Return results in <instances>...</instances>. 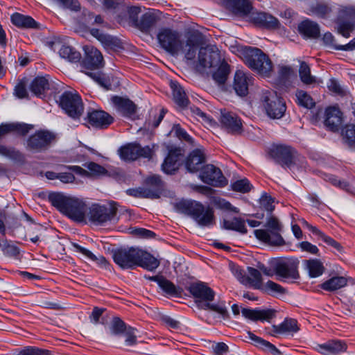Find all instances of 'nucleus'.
<instances>
[{
  "instance_id": "obj_27",
  "label": "nucleus",
  "mask_w": 355,
  "mask_h": 355,
  "mask_svg": "<svg viewBox=\"0 0 355 355\" xmlns=\"http://www.w3.org/2000/svg\"><path fill=\"white\" fill-rule=\"evenodd\" d=\"M319 352L324 354H337L347 351L346 343L339 340H331L318 345Z\"/></svg>"
},
{
  "instance_id": "obj_18",
  "label": "nucleus",
  "mask_w": 355,
  "mask_h": 355,
  "mask_svg": "<svg viewBox=\"0 0 355 355\" xmlns=\"http://www.w3.org/2000/svg\"><path fill=\"white\" fill-rule=\"evenodd\" d=\"M253 83L252 76L243 70L236 71L233 87L236 93L241 96L247 95L250 85Z\"/></svg>"
},
{
  "instance_id": "obj_53",
  "label": "nucleus",
  "mask_w": 355,
  "mask_h": 355,
  "mask_svg": "<svg viewBox=\"0 0 355 355\" xmlns=\"http://www.w3.org/2000/svg\"><path fill=\"white\" fill-rule=\"evenodd\" d=\"M128 327L119 318H114L110 325L111 333L114 335H119L124 333Z\"/></svg>"
},
{
  "instance_id": "obj_60",
  "label": "nucleus",
  "mask_w": 355,
  "mask_h": 355,
  "mask_svg": "<svg viewBox=\"0 0 355 355\" xmlns=\"http://www.w3.org/2000/svg\"><path fill=\"white\" fill-rule=\"evenodd\" d=\"M98 3H101L103 8L107 10L116 9L122 4L121 0H94L92 4L96 6Z\"/></svg>"
},
{
  "instance_id": "obj_59",
  "label": "nucleus",
  "mask_w": 355,
  "mask_h": 355,
  "mask_svg": "<svg viewBox=\"0 0 355 355\" xmlns=\"http://www.w3.org/2000/svg\"><path fill=\"white\" fill-rule=\"evenodd\" d=\"M260 207L264 210L272 211L275 209L274 200L267 193H263L259 200Z\"/></svg>"
},
{
  "instance_id": "obj_57",
  "label": "nucleus",
  "mask_w": 355,
  "mask_h": 355,
  "mask_svg": "<svg viewBox=\"0 0 355 355\" xmlns=\"http://www.w3.org/2000/svg\"><path fill=\"white\" fill-rule=\"evenodd\" d=\"M0 247L3 254L8 257H16L19 253L16 245L8 243L6 241L0 242Z\"/></svg>"
},
{
  "instance_id": "obj_9",
  "label": "nucleus",
  "mask_w": 355,
  "mask_h": 355,
  "mask_svg": "<svg viewBox=\"0 0 355 355\" xmlns=\"http://www.w3.org/2000/svg\"><path fill=\"white\" fill-rule=\"evenodd\" d=\"M224 57L215 46L201 48L198 53L196 68L199 71L218 67Z\"/></svg>"
},
{
  "instance_id": "obj_63",
  "label": "nucleus",
  "mask_w": 355,
  "mask_h": 355,
  "mask_svg": "<svg viewBox=\"0 0 355 355\" xmlns=\"http://www.w3.org/2000/svg\"><path fill=\"white\" fill-rule=\"evenodd\" d=\"M136 329L128 327L124 332L125 337V343L127 346H132L137 344V336L135 334Z\"/></svg>"
},
{
  "instance_id": "obj_35",
  "label": "nucleus",
  "mask_w": 355,
  "mask_h": 355,
  "mask_svg": "<svg viewBox=\"0 0 355 355\" xmlns=\"http://www.w3.org/2000/svg\"><path fill=\"white\" fill-rule=\"evenodd\" d=\"M217 67L212 75L213 79L218 85H224L230 72V65L224 59Z\"/></svg>"
},
{
  "instance_id": "obj_16",
  "label": "nucleus",
  "mask_w": 355,
  "mask_h": 355,
  "mask_svg": "<svg viewBox=\"0 0 355 355\" xmlns=\"http://www.w3.org/2000/svg\"><path fill=\"white\" fill-rule=\"evenodd\" d=\"M189 291L196 299V302L208 303L214 299L215 292L204 282H200L191 284Z\"/></svg>"
},
{
  "instance_id": "obj_40",
  "label": "nucleus",
  "mask_w": 355,
  "mask_h": 355,
  "mask_svg": "<svg viewBox=\"0 0 355 355\" xmlns=\"http://www.w3.org/2000/svg\"><path fill=\"white\" fill-rule=\"evenodd\" d=\"M171 87L173 89L175 102L180 106L184 107L188 103V99L182 87L177 83L171 82Z\"/></svg>"
},
{
  "instance_id": "obj_52",
  "label": "nucleus",
  "mask_w": 355,
  "mask_h": 355,
  "mask_svg": "<svg viewBox=\"0 0 355 355\" xmlns=\"http://www.w3.org/2000/svg\"><path fill=\"white\" fill-rule=\"evenodd\" d=\"M298 103L307 108H311L314 105L312 98L304 91L299 90L296 93Z\"/></svg>"
},
{
  "instance_id": "obj_29",
  "label": "nucleus",
  "mask_w": 355,
  "mask_h": 355,
  "mask_svg": "<svg viewBox=\"0 0 355 355\" xmlns=\"http://www.w3.org/2000/svg\"><path fill=\"white\" fill-rule=\"evenodd\" d=\"M137 266H141L148 270L153 271L159 266V261L147 252L141 250Z\"/></svg>"
},
{
  "instance_id": "obj_51",
  "label": "nucleus",
  "mask_w": 355,
  "mask_h": 355,
  "mask_svg": "<svg viewBox=\"0 0 355 355\" xmlns=\"http://www.w3.org/2000/svg\"><path fill=\"white\" fill-rule=\"evenodd\" d=\"M345 19L339 17L338 22V32L345 37H349L350 32L353 30L355 21L349 20L345 21Z\"/></svg>"
},
{
  "instance_id": "obj_22",
  "label": "nucleus",
  "mask_w": 355,
  "mask_h": 355,
  "mask_svg": "<svg viewBox=\"0 0 355 355\" xmlns=\"http://www.w3.org/2000/svg\"><path fill=\"white\" fill-rule=\"evenodd\" d=\"M182 157L180 148L172 149L162 165V171L166 174H172L178 170L180 160Z\"/></svg>"
},
{
  "instance_id": "obj_61",
  "label": "nucleus",
  "mask_w": 355,
  "mask_h": 355,
  "mask_svg": "<svg viewBox=\"0 0 355 355\" xmlns=\"http://www.w3.org/2000/svg\"><path fill=\"white\" fill-rule=\"evenodd\" d=\"M204 309H209L220 314L223 318L227 316V310L223 304H211L209 302L205 303L202 306Z\"/></svg>"
},
{
  "instance_id": "obj_32",
  "label": "nucleus",
  "mask_w": 355,
  "mask_h": 355,
  "mask_svg": "<svg viewBox=\"0 0 355 355\" xmlns=\"http://www.w3.org/2000/svg\"><path fill=\"white\" fill-rule=\"evenodd\" d=\"M11 21L14 25L21 28H37V23L32 17L18 12L11 16Z\"/></svg>"
},
{
  "instance_id": "obj_15",
  "label": "nucleus",
  "mask_w": 355,
  "mask_h": 355,
  "mask_svg": "<svg viewBox=\"0 0 355 355\" xmlns=\"http://www.w3.org/2000/svg\"><path fill=\"white\" fill-rule=\"evenodd\" d=\"M55 139L53 133L47 130H40L32 135L28 140V148L36 152L43 150Z\"/></svg>"
},
{
  "instance_id": "obj_19",
  "label": "nucleus",
  "mask_w": 355,
  "mask_h": 355,
  "mask_svg": "<svg viewBox=\"0 0 355 355\" xmlns=\"http://www.w3.org/2000/svg\"><path fill=\"white\" fill-rule=\"evenodd\" d=\"M111 101L117 112L122 116L134 119L137 112V106L132 101L127 98L113 96Z\"/></svg>"
},
{
  "instance_id": "obj_38",
  "label": "nucleus",
  "mask_w": 355,
  "mask_h": 355,
  "mask_svg": "<svg viewBox=\"0 0 355 355\" xmlns=\"http://www.w3.org/2000/svg\"><path fill=\"white\" fill-rule=\"evenodd\" d=\"M49 83L44 77L35 78L30 85V90L37 96L43 94L46 90L49 89Z\"/></svg>"
},
{
  "instance_id": "obj_37",
  "label": "nucleus",
  "mask_w": 355,
  "mask_h": 355,
  "mask_svg": "<svg viewBox=\"0 0 355 355\" xmlns=\"http://www.w3.org/2000/svg\"><path fill=\"white\" fill-rule=\"evenodd\" d=\"M121 159L125 161H134L139 158L137 144H129L120 148L118 150Z\"/></svg>"
},
{
  "instance_id": "obj_20",
  "label": "nucleus",
  "mask_w": 355,
  "mask_h": 355,
  "mask_svg": "<svg viewBox=\"0 0 355 355\" xmlns=\"http://www.w3.org/2000/svg\"><path fill=\"white\" fill-rule=\"evenodd\" d=\"M85 57L83 65L88 69H98L102 67L103 58L101 53L95 47L87 46L85 47Z\"/></svg>"
},
{
  "instance_id": "obj_45",
  "label": "nucleus",
  "mask_w": 355,
  "mask_h": 355,
  "mask_svg": "<svg viewBox=\"0 0 355 355\" xmlns=\"http://www.w3.org/2000/svg\"><path fill=\"white\" fill-rule=\"evenodd\" d=\"M155 22L156 17L150 12H147L141 16L136 26V28H138L142 31H147L155 24Z\"/></svg>"
},
{
  "instance_id": "obj_3",
  "label": "nucleus",
  "mask_w": 355,
  "mask_h": 355,
  "mask_svg": "<svg viewBox=\"0 0 355 355\" xmlns=\"http://www.w3.org/2000/svg\"><path fill=\"white\" fill-rule=\"evenodd\" d=\"M49 200L53 206L71 220L76 222L85 221L89 207L83 200L61 193H50Z\"/></svg>"
},
{
  "instance_id": "obj_8",
  "label": "nucleus",
  "mask_w": 355,
  "mask_h": 355,
  "mask_svg": "<svg viewBox=\"0 0 355 355\" xmlns=\"http://www.w3.org/2000/svg\"><path fill=\"white\" fill-rule=\"evenodd\" d=\"M261 101L265 107L267 114L272 119H280L286 111L284 102L272 90H263L261 94Z\"/></svg>"
},
{
  "instance_id": "obj_44",
  "label": "nucleus",
  "mask_w": 355,
  "mask_h": 355,
  "mask_svg": "<svg viewBox=\"0 0 355 355\" xmlns=\"http://www.w3.org/2000/svg\"><path fill=\"white\" fill-rule=\"evenodd\" d=\"M299 75L301 81L305 85H311L316 82L315 78L311 74L309 66L305 62H300Z\"/></svg>"
},
{
  "instance_id": "obj_13",
  "label": "nucleus",
  "mask_w": 355,
  "mask_h": 355,
  "mask_svg": "<svg viewBox=\"0 0 355 355\" xmlns=\"http://www.w3.org/2000/svg\"><path fill=\"white\" fill-rule=\"evenodd\" d=\"M199 177L203 182L213 187H223L227 184V180L221 170L213 164L202 167Z\"/></svg>"
},
{
  "instance_id": "obj_56",
  "label": "nucleus",
  "mask_w": 355,
  "mask_h": 355,
  "mask_svg": "<svg viewBox=\"0 0 355 355\" xmlns=\"http://www.w3.org/2000/svg\"><path fill=\"white\" fill-rule=\"evenodd\" d=\"M0 155L10 159L19 160L21 159V154L19 151L1 144H0Z\"/></svg>"
},
{
  "instance_id": "obj_31",
  "label": "nucleus",
  "mask_w": 355,
  "mask_h": 355,
  "mask_svg": "<svg viewBox=\"0 0 355 355\" xmlns=\"http://www.w3.org/2000/svg\"><path fill=\"white\" fill-rule=\"evenodd\" d=\"M247 336H246V338H248L250 340L253 341L254 345H256L257 347L267 352H269L274 355H279L281 354L280 351L274 345L256 336L253 333L248 331Z\"/></svg>"
},
{
  "instance_id": "obj_4",
  "label": "nucleus",
  "mask_w": 355,
  "mask_h": 355,
  "mask_svg": "<svg viewBox=\"0 0 355 355\" xmlns=\"http://www.w3.org/2000/svg\"><path fill=\"white\" fill-rule=\"evenodd\" d=\"M245 63L262 76L268 77L272 72V64L270 58L259 49L244 46L241 49Z\"/></svg>"
},
{
  "instance_id": "obj_64",
  "label": "nucleus",
  "mask_w": 355,
  "mask_h": 355,
  "mask_svg": "<svg viewBox=\"0 0 355 355\" xmlns=\"http://www.w3.org/2000/svg\"><path fill=\"white\" fill-rule=\"evenodd\" d=\"M339 17L343 19H349L354 21L355 19V8L354 7H342L340 10Z\"/></svg>"
},
{
  "instance_id": "obj_47",
  "label": "nucleus",
  "mask_w": 355,
  "mask_h": 355,
  "mask_svg": "<svg viewBox=\"0 0 355 355\" xmlns=\"http://www.w3.org/2000/svg\"><path fill=\"white\" fill-rule=\"evenodd\" d=\"M84 166L87 169V178L105 175L107 173V171L103 166L93 162L84 164Z\"/></svg>"
},
{
  "instance_id": "obj_62",
  "label": "nucleus",
  "mask_w": 355,
  "mask_h": 355,
  "mask_svg": "<svg viewBox=\"0 0 355 355\" xmlns=\"http://www.w3.org/2000/svg\"><path fill=\"white\" fill-rule=\"evenodd\" d=\"M268 14L265 12H254L253 10L251 12L248 19L258 26H263L264 21Z\"/></svg>"
},
{
  "instance_id": "obj_6",
  "label": "nucleus",
  "mask_w": 355,
  "mask_h": 355,
  "mask_svg": "<svg viewBox=\"0 0 355 355\" xmlns=\"http://www.w3.org/2000/svg\"><path fill=\"white\" fill-rule=\"evenodd\" d=\"M265 230H256L254 234L256 238L270 246H282L285 241L281 235L283 229L282 224L278 218L270 216L266 221Z\"/></svg>"
},
{
  "instance_id": "obj_12",
  "label": "nucleus",
  "mask_w": 355,
  "mask_h": 355,
  "mask_svg": "<svg viewBox=\"0 0 355 355\" xmlns=\"http://www.w3.org/2000/svg\"><path fill=\"white\" fill-rule=\"evenodd\" d=\"M298 266L297 259H288L278 261L275 265V272L277 279L282 281L297 279L300 277Z\"/></svg>"
},
{
  "instance_id": "obj_17",
  "label": "nucleus",
  "mask_w": 355,
  "mask_h": 355,
  "mask_svg": "<svg viewBox=\"0 0 355 355\" xmlns=\"http://www.w3.org/2000/svg\"><path fill=\"white\" fill-rule=\"evenodd\" d=\"M269 153L277 162L283 165L290 166L292 163L294 150L290 146L275 144L270 147Z\"/></svg>"
},
{
  "instance_id": "obj_21",
  "label": "nucleus",
  "mask_w": 355,
  "mask_h": 355,
  "mask_svg": "<svg viewBox=\"0 0 355 355\" xmlns=\"http://www.w3.org/2000/svg\"><path fill=\"white\" fill-rule=\"evenodd\" d=\"M226 7L234 15L249 17L253 10L250 2L248 0H226Z\"/></svg>"
},
{
  "instance_id": "obj_28",
  "label": "nucleus",
  "mask_w": 355,
  "mask_h": 355,
  "mask_svg": "<svg viewBox=\"0 0 355 355\" xmlns=\"http://www.w3.org/2000/svg\"><path fill=\"white\" fill-rule=\"evenodd\" d=\"M205 160L204 152L200 149H196L188 156L186 161V167L191 173L196 172L201 168V165Z\"/></svg>"
},
{
  "instance_id": "obj_30",
  "label": "nucleus",
  "mask_w": 355,
  "mask_h": 355,
  "mask_svg": "<svg viewBox=\"0 0 355 355\" xmlns=\"http://www.w3.org/2000/svg\"><path fill=\"white\" fill-rule=\"evenodd\" d=\"M299 32L310 38H317L320 35V28L317 23L306 19L298 26Z\"/></svg>"
},
{
  "instance_id": "obj_34",
  "label": "nucleus",
  "mask_w": 355,
  "mask_h": 355,
  "mask_svg": "<svg viewBox=\"0 0 355 355\" xmlns=\"http://www.w3.org/2000/svg\"><path fill=\"white\" fill-rule=\"evenodd\" d=\"M300 328L297 322L295 319H286L279 325H273L272 331L274 334H290L298 331Z\"/></svg>"
},
{
  "instance_id": "obj_55",
  "label": "nucleus",
  "mask_w": 355,
  "mask_h": 355,
  "mask_svg": "<svg viewBox=\"0 0 355 355\" xmlns=\"http://www.w3.org/2000/svg\"><path fill=\"white\" fill-rule=\"evenodd\" d=\"M232 188L235 191L247 193L251 190L252 185L246 178H244L234 182L232 184Z\"/></svg>"
},
{
  "instance_id": "obj_48",
  "label": "nucleus",
  "mask_w": 355,
  "mask_h": 355,
  "mask_svg": "<svg viewBox=\"0 0 355 355\" xmlns=\"http://www.w3.org/2000/svg\"><path fill=\"white\" fill-rule=\"evenodd\" d=\"M341 135L345 142L352 146L355 144V124H347L341 130Z\"/></svg>"
},
{
  "instance_id": "obj_41",
  "label": "nucleus",
  "mask_w": 355,
  "mask_h": 355,
  "mask_svg": "<svg viewBox=\"0 0 355 355\" xmlns=\"http://www.w3.org/2000/svg\"><path fill=\"white\" fill-rule=\"evenodd\" d=\"M61 58L68 60L71 62H76L80 60V53L73 48L67 45H62L59 50Z\"/></svg>"
},
{
  "instance_id": "obj_54",
  "label": "nucleus",
  "mask_w": 355,
  "mask_h": 355,
  "mask_svg": "<svg viewBox=\"0 0 355 355\" xmlns=\"http://www.w3.org/2000/svg\"><path fill=\"white\" fill-rule=\"evenodd\" d=\"M127 193L135 197L140 198H157V195L148 189L139 188L137 189H129Z\"/></svg>"
},
{
  "instance_id": "obj_23",
  "label": "nucleus",
  "mask_w": 355,
  "mask_h": 355,
  "mask_svg": "<svg viewBox=\"0 0 355 355\" xmlns=\"http://www.w3.org/2000/svg\"><path fill=\"white\" fill-rule=\"evenodd\" d=\"M141 12V6H127L125 12L119 16L118 21L123 26L129 25L136 27L139 21L138 16Z\"/></svg>"
},
{
  "instance_id": "obj_11",
  "label": "nucleus",
  "mask_w": 355,
  "mask_h": 355,
  "mask_svg": "<svg viewBox=\"0 0 355 355\" xmlns=\"http://www.w3.org/2000/svg\"><path fill=\"white\" fill-rule=\"evenodd\" d=\"M141 249L137 248H119L112 250V258L122 269H133L137 267Z\"/></svg>"
},
{
  "instance_id": "obj_2",
  "label": "nucleus",
  "mask_w": 355,
  "mask_h": 355,
  "mask_svg": "<svg viewBox=\"0 0 355 355\" xmlns=\"http://www.w3.org/2000/svg\"><path fill=\"white\" fill-rule=\"evenodd\" d=\"M80 15L76 18L77 27L76 31L82 32L89 30L92 36L100 41L105 47L112 49L121 48L119 40L110 35L105 34L97 28H93L95 25L102 24L103 19L101 15H94L86 8H81Z\"/></svg>"
},
{
  "instance_id": "obj_1",
  "label": "nucleus",
  "mask_w": 355,
  "mask_h": 355,
  "mask_svg": "<svg viewBox=\"0 0 355 355\" xmlns=\"http://www.w3.org/2000/svg\"><path fill=\"white\" fill-rule=\"evenodd\" d=\"M161 46L173 55L182 53L187 60H193L196 51L203 42L202 35L198 32L187 34L180 39L178 32L170 28H162L157 34Z\"/></svg>"
},
{
  "instance_id": "obj_25",
  "label": "nucleus",
  "mask_w": 355,
  "mask_h": 355,
  "mask_svg": "<svg viewBox=\"0 0 355 355\" xmlns=\"http://www.w3.org/2000/svg\"><path fill=\"white\" fill-rule=\"evenodd\" d=\"M89 123L96 128H105L110 125L113 118L103 110H94L88 114Z\"/></svg>"
},
{
  "instance_id": "obj_5",
  "label": "nucleus",
  "mask_w": 355,
  "mask_h": 355,
  "mask_svg": "<svg viewBox=\"0 0 355 355\" xmlns=\"http://www.w3.org/2000/svg\"><path fill=\"white\" fill-rule=\"evenodd\" d=\"M179 211L189 215L201 227H209L214 224V211L194 200H182L177 204Z\"/></svg>"
},
{
  "instance_id": "obj_33",
  "label": "nucleus",
  "mask_w": 355,
  "mask_h": 355,
  "mask_svg": "<svg viewBox=\"0 0 355 355\" xmlns=\"http://www.w3.org/2000/svg\"><path fill=\"white\" fill-rule=\"evenodd\" d=\"M302 224L305 225L313 234L318 236L320 239H322L327 244L332 246L338 251L341 252L343 250V247L341 245L336 241L334 239L330 236H327L323 232H322L320 230H318L316 227L313 226L308 223L306 220H302Z\"/></svg>"
},
{
  "instance_id": "obj_46",
  "label": "nucleus",
  "mask_w": 355,
  "mask_h": 355,
  "mask_svg": "<svg viewBox=\"0 0 355 355\" xmlns=\"http://www.w3.org/2000/svg\"><path fill=\"white\" fill-rule=\"evenodd\" d=\"M249 275L247 276V279H249L248 284L251 285L255 288H262V278L259 270L252 267L248 268Z\"/></svg>"
},
{
  "instance_id": "obj_50",
  "label": "nucleus",
  "mask_w": 355,
  "mask_h": 355,
  "mask_svg": "<svg viewBox=\"0 0 355 355\" xmlns=\"http://www.w3.org/2000/svg\"><path fill=\"white\" fill-rule=\"evenodd\" d=\"M331 11L332 8L329 4L324 3H317L311 8V12L313 14L322 18L328 17Z\"/></svg>"
},
{
  "instance_id": "obj_39",
  "label": "nucleus",
  "mask_w": 355,
  "mask_h": 355,
  "mask_svg": "<svg viewBox=\"0 0 355 355\" xmlns=\"http://www.w3.org/2000/svg\"><path fill=\"white\" fill-rule=\"evenodd\" d=\"M89 76L99 83L106 89H112V87L115 85V80L112 76L102 75L97 72L86 73Z\"/></svg>"
},
{
  "instance_id": "obj_36",
  "label": "nucleus",
  "mask_w": 355,
  "mask_h": 355,
  "mask_svg": "<svg viewBox=\"0 0 355 355\" xmlns=\"http://www.w3.org/2000/svg\"><path fill=\"white\" fill-rule=\"evenodd\" d=\"M347 284V279L342 276H335L325 281L321 288L327 291H335L345 287Z\"/></svg>"
},
{
  "instance_id": "obj_49",
  "label": "nucleus",
  "mask_w": 355,
  "mask_h": 355,
  "mask_svg": "<svg viewBox=\"0 0 355 355\" xmlns=\"http://www.w3.org/2000/svg\"><path fill=\"white\" fill-rule=\"evenodd\" d=\"M158 284L160 288L168 295L177 296L181 293L180 288H176L172 282L166 279H159Z\"/></svg>"
},
{
  "instance_id": "obj_26",
  "label": "nucleus",
  "mask_w": 355,
  "mask_h": 355,
  "mask_svg": "<svg viewBox=\"0 0 355 355\" xmlns=\"http://www.w3.org/2000/svg\"><path fill=\"white\" fill-rule=\"evenodd\" d=\"M241 313L245 318L253 321H269L275 315V311L270 309L259 310L243 308L241 310Z\"/></svg>"
},
{
  "instance_id": "obj_43",
  "label": "nucleus",
  "mask_w": 355,
  "mask_h": 355,
  "mask_svg": "<svg viewBox=\"0 0 355 355\" xmlns=\"http://www.w3.org/2000/svg\"><path fill=\"white\" fill-rule=\"evenodd\" d=\"M223 226L226 230H235L242 234L247 233L245 221L240 218H234L231 220H225Z\"/></svg>"
},
{
  "instance_id": "obj_14",
  "label": "nucleus",
  "mask_w": 355,
  "mask_h": 355,
  "mask_svg": "<svg viewBox=\"0 0 355 355\" xmlns=\"http://www.w3.org/2000/svg\"><path fill=\"white\" fill-rule=\"evenodd\" d=\"M219 121L223 128L228 132L239 135L243 131L241 120L237 115L227 110H221Z\"/></svg>"
},
{
  "instance_id": "obj_24",
  "label": "nucleus",
  "mask_w": 355,
  "mask_h": 355,
  "mask_svg": "<svg viewBox=\"0 0 355 355\" xmlns=\"http://www.w3.org/2000/svg\"><path fill=\"white\" fill-rule=\"evenodd\" d=\"M325 114V125L332 131L338 130L343 122V114L340 110L338 107H330L326 110Z\"/></svg>"
},
{
  "instance_id": "obj_10",
  "label": "nucleus",
  "mask_w": 355,
  "mask_h": 355,
  "mask_svg": "<svg viewBox=\"0 0 355 355\" xmlns=\"http://www.w3.org/2000/svg\"><path fill=\"white\" fill-rule=\"evenodd\" d=\"M60 105L73 119H79L84 111L82 99L76 92H64L60 98Z\"/></svg>"
},
{
  "instance_id": "obj_42",
  "label": "nucleus",
  "mask_w": 355,
  "mask_h": 355,
  "mask_svg": "<svg viewBox=\"0 0 355 355\" xmlns=\"http://www.w3.org/2000/svg\"><path fill=\"white\" fill-rule=\"evenodd\" d=\"M306 269L311 277L320 276L324 272L322 263L317 259L306 260L304 261Z\"/></svg>"
},
{
  "instance_id": "obj_58",
  "label": "nucleus",
  "mask_w": 355,
  "mask_h": 355,
  "mask_svg": "<svg viewBox=\"0 0 355 355\" xmlns=\"http://www.w3.org/2000/svg\"><path fill=\"white\" fill-rule=\"evenodd\" d=\"M14 130H21L23 134L26 133L28 131L27 128L25 125L19 124L1 125H0V137Z\"/></svg>"
},
{
  "instance_id": "obj_7",
  "label": "nucleus",
  "mask_w": 355,
  "mask_h": 355,
  "mask_svg": "<svg viewBox=\"0 0 355 355\" xmlns=\"http://www.w3.org/2000/svg\"><path fill=\"white\" fill-rule=\"evenodd\" d=\"M117 205L110 202L105 205L94 204L88 209L87 218L95 225H103L117 220Z\"/></svg>"
}]
</instances>
